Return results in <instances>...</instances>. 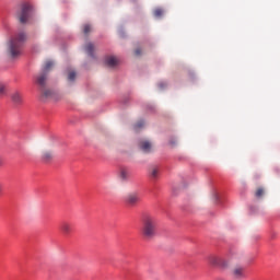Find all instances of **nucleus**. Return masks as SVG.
<instances>
[{
    "instance_id": "11",
    "label": "nucleus",
    "mask_w": 280,
    "mask_h": 280,
    "mask_svg": "<svg viewBox=\"0 0 280 280\" xmlns=\"http://www.w3.org/2000/svg\"><path fill=\"white\" fill-rule=\"evenodd\" d=\"M11 100H12L13 104H15L16 106H19V104H22V103H23V95H21V93H19V92H14V93L11 95Z\"/></svg>"
},
{
    "instance_id": "3",
    "label": "nucleus",
    "mask_w": 280,
    "mask_h": 280,
    "mask_svg": "<svg viewBox=\"0 0 280 280\" xmlns=\"http://www.w3.org/2000/svg\"><path fill=\"white\" fill-rule=\"evenodd\" d=\"M15 16L22 25H27V23L32 22V19L34 16L32 7L30 4H22L16 11Z\"/></svg>"
},
{
    "instance_id": "9",
    "label": "nucleus",
    "mask_w": 280,
    "mask_h": 280,
    "mask_svg": "<svg viewBox=\"0 0 280 280\" xmlns=\"http://www.w3.org/2000/svg\"><path fill=\"white\" fill-rule=\"evenodd\" d=\"M60 229L65 235H70V233L73 231V225L65 221L61 223Z\"/></svg>"
},
{
    "instance_id": "25",
    "label": "nucleus",
    "mask_w": 280,
    "mask_h": 280,
    "mask_svg": "<svg viewBox=\"0 0 280 280\" xmlns=\"http://www.w3.org/2000/svg\"><path fill=\"white\" fill-rule=\"evenodd\" d=\"M171 145H176V141H170Z\"/></svg>"
},
{
    "instance_id": "10",
    "label": "nucleus",
    "mask_w": 280,
    "mask_h": 280,
    "mask_svg": "<svg viewBox=\"0 0 280 280\" xmlns=\"http://www.w3.org/2000/svg\"><path fill=\"white\" fill-rule=\"evenodd\" d=\"M139 148L140 150H142V152L148 154V152L152 151V143H150V141L144 140L139 143Z\"/></svg>"
},
{
    "instance_id": "8",
    "label": "nucleus",
    "mask_w": 280,
    "mask_h": 280,
    "mask_svg": "<svg viewBox=\"0 0 280 280\" xmlns=\"http://www.w3.org/2000/svg\"><path fill=\"white\" fill-rule=\"evenodd\" d=\"M105 63L107 65V67H110L113 69L119 65V59H117V57L115 56H109L106 57Z\"/></svg>"
},
{
    "instance_id": "1",
    "label": "nucleus",
    "mask_w": 280,
    "mask_h": 280,
    "mask_svg": "<svg viewBox=\"0 0 280 280\" xmlns=\"http://www.w3.org/2000/svg\"><path fill=\"white\" fill-rule=\"evenodd\" d=\"M25 40H27V34H25V32H19L8 42L7 52L12 58H19V56H21V49H23Z\"/></svg>"
},
{
    "instance_id": "20",
    "label": "nucleus",
    "mask_w": 280,
    "mask_h": 280,
    "mask_svg": "<svg viewBox=\"0 0 280 280\" xmlns=\"http://www.w3.org/2000/svg\"><path fill=\"white\" fill-rule=\"evenodd\" d=\"M153 14L156 19L163 16V9H155Z\"/></svg>"
},
{
    "instance_id": "14",
    "label": "nucleus",
    "mask_w": 280,
    "mask_h": 280,
    "mask_svg": "<svg viewBox=\"0 0 280 280\" xmlns=\"http://www.w3.org/2000/svg\"><path fill=\"white\" fill-rule=\"evenodd\" d=\"M265 195H266V189H264V187H258L254 192L255 198H257L258 200L264 198Z\"/></svg>"
},
{
    "instance_id": "5",
    "label": "nucleus",
    "mask_w": 280,
    "mask_h": 280,
    "mask_svg": "<svg viewBox=\"0 0 280 280\" xmlns=\"http://www.w3.org/2000/svg\"><path fill=\"white\" fill-rule=\"evenodd\" d=\"M208 262L215 268H229V261L220 256H210Z\"/></svg>"
},
{
    "instance_id": "27",
    "label": "nucleus",
    "mask_w": 280,
    "mask_h": 280,
    "mask_svg": "<svg viewBox=\"0 0 280 280\" xmlns=\"http://www.w3.org/2000/svg\"><path fill=\"white\" fill-rule=\"evenodd\" d=\"M160 86H161V88H163V84H162V83H160Z\"/></svg>"
},
{
    "instance_id": "2",
    "label": "nucleus",
    "mask_w": 280,
    "mask_h": 280,
    "mask_svg": "<svg viewBox=\"0 0 280 280\" xmlns=\"http://www.w3.org/2000/svg\"><path fill=\"white\" fill-rule=\"evenodd\" d=\"M156 218L145 214L142 218L140 233L144 240H154L156 237Z\"/></svg>"
},
{
    "instance_id": "24",
    "label": "nucleus",
    "mask_w": 280,
    "mask_h": 280,
    "mask_svg": "<svg viewBox=\"0 0 280 280\" xmlns=\"http://www.w3.org/2000/svg\"><path fill=\"white\" fill-rule=\"evenodd\" d=\"M3 192V184H0V196Z\"/></svg>"
},
{
    "instance_id": "7",
    "label": "nucleus",
    "mask_w": 280,
    "mask_h": 280,
    "mask_svg": "<svg viewBox=\"0 0 280 280\" xmlns=\"http://www.w3.org/2000/svg\"><path fill=\"white\" fill-rule=\"evenodd\" d=\"M244 272V267H235L234 269H232V277L233 279H244V277H246Z\"/></svg>"
},
{
    "instance_id": "6",
    "label": "nucleus",
    "mask_w": 280,
    "mask_h": 280,
    "mask_svg": "<svg viewBox=\"0 0 280 280\" xmlns=\"http://www.w3.org/2000/svg\"><path fill=\"white\" fill-rule=\"evenodd\" d=\"M140 200L141 197L139 196V192H130L125 198V202H127L129 207H135Z\"/></svg>"
},
{
    "instance_id": "15",
    "label": "nucleus",
    "mask_w": 280,
    "mask_h": 280,
    "mask_svg": "<svg viewBox=\"0 0 280 280\" xmlns=\"http://www.w3.org/2000/svg\"><path fill=\"white\" fill-rule=\"evenodd\" d=\"M150 176H151L153 179L159 178V168H158V167H151V170H150Z\"/></svg>"
},
{
    "instance_id": "4",
    "label": "nucleus",
    "mask_w": 280,
    "mask_h": 280,
    "mask_svg": "<svg viewBox=\"0 0 280 280\" xmlns=\"http://www.w3.org/2000/svg\"><path fill=\"white\" fill-rule=\"evenodd\" d=\"M51 67H54V61H46L42 73L36 79L38 86H40L42 89H45V86L47 85V78L49 71L51 70Z\"/></svg>"
},
{
    "instance_id": "18",
    "label": "nucleus",
    "mask_w": 280,
    "mask_h": 280,
    "mask_svg": "<svg viewBox=\"0 0 280 280\" xmlns=\"http://www.w3.org/2000/svg\"><path fill=\"white\" fill-rule=\"evenodd\" d=\"M43 95L46 98L54 97V91H51V90H43Z\"/></svg>"
},
{
    "instance_id": "19",
    "label": "nucleus",
    "mask_w": 280,
    "mask_h": 280,
    "mask_svg": "<svg viewBox=\"0 0 280 280\" xmlns=\"http://www.w3.org/2000/svg\"><path fill=\"white\" fill-rule=\"evenodd\" d=\"M143 126H145V122L143 120H139L135 126H133V130H140V128H143Z\"/></svg>"
},
{
    "instance_id": "13",
    "label": "nucleus",
    "mask_w": 280,
    "mask_h": 280,
    "mask_svg": "<svg viewBox=\"0 0 280 280\" xmlns=\"http://www.w3.org/2000/svg\"><path fill=\"white\" fill-rule=\"evenodd\" d=\"M54 159V153L51 151H44L42 154V161L49 163Z\"/></svg>"
},
{
    "instance_id": "17",
    "label": "nucleus",
    "mask_w": 280,
    "mask_h": 280,
    "mask_svg": "<svg viewBox=\"0 0 280 280\" xmlns=\"http://www.w3.org/2000/svg\"><path fill=\"white\" fill-rule=\"evenodd\" d=\"M75 71L71 70L68 72V80L69 82H75Z\"/></svg>"
},
{
    "instance_id": "16",
    "label": "nucleus",
    "mask_w": 280,
    "mask_h": 280,
    "mask_svg": "<svg viewBox=\"0 0 280 280\" xmlns=\"http://www.w3.org/2000/svg\"><path fill=\"white\" fill-rule=\"evenodd\" d=\"M93 49H94L93 44L89 43L85 45V51H86L88 56H93Z\"/></svg>"
},
{
    "instance_id": "22",
    "label": "nucleus",
    "mask_w": 280,
    "mask_h": 280,
    "mask_svg": "<svg viewBox=\"0 0 280 280\" xmlns=\"http://www.w3.org/2000/svg\"><path fill=\"white\" fill-rule=\"evenodd\" d=\"M5 93V85H0V95Z\"/></svg>"
},
{
    "instance_id": "21",
    "label": "nucleus",
    "mask_w": 280,
    "mask_h": 280,
    "mask_svg": "<svg viewBox=\"0 0 280 280\" xmlns=\"http://www.w3.org/2000/svg\"><path fill=\"white\" fill-rule=\"evenodd\" d=\"M83 34H91V25H89V24H85L84 26H83Z\"/></svg>"
},
{
    "instance_id": "12",
    "label": "nucleus",
    "mask_w": 280,
    "mask_h": 280,
    "mask_svg": "<svg viewBox=\"0 0 280 280\" xmlns=\"http://www.w3.org/2000/svg\"><path fill=\"white\" fill-rule=\"evenodd\" d=\"M119 178L120 180H128L130 178V171L128 168H120Z\"/></svg>"
},
{
    "instance_id": "23",
    "label": "nucleus",
    "mask_w": 280,
    "mask_h": 280,
    "mask_svg": "<svg viewBox=\"0 0 280 280\" xmlns=\"http://www.w3.org/2000/svg\"><path fill=\"white\" fill-rule=\"evenodd\" d=\"M135 55H136V56H141V48L136 49V50H135Z\"/></svg>"
},
{
    "instance_id": "26",
    "label": "nucleus",
    "mask_w": 280,
    "mask_h": 280,
    "mask_svg": "<svg viewBox=\"0 0 280 280\" xmlns=\"http://www.w3.org/2000/svg\"><path fill=\"white\" fill-rule=\"evenodd\" d=\"M214 200H218V195H217V192H214Z\"/></svg>"
}]
</instances>
